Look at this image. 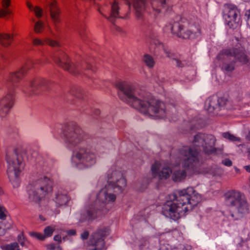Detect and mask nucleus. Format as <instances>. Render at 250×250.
<instances>
[{"label": "nucleus", "mask_w": 250, "mask_h": 250, "mask_svg": "<svg viewBox=\"0 0 250 250\" xmlns=\"http://www.w3.org/2000/svg\"><path fill=\"white\" fill-rule=\"evenodd\" d=\"M69 200L68 196L64 191H58L56 194L55 202L58 206H62L66 205Z\"/></svg>", "instance_id": "obj_25"}, {"label": "nucleus", "mask_w": 250, "mask_h": 250, "mask_svg": "<svg viewBox=\"0 0 250 250\" xmlns=\"http://www.w3.org/2000/svg\"><path fill=\"white\" fill-rule=\"evenodd\" d=\"M221 56H222V55H219V56H218V57L219 58H221Z\"/></svg>", "instance_id": "obj_61"}, {"label": "nucleus", "mask_w": 250, "mask_h": 250, "mask_svg": "<svg viewBox=\"0 0 250 250\" xmlns=\"http://www.w3.org/2000/svg\"><path fill=\"white\" fill-rule=\"evenodd\" d=\"M26 150L21 146L15 147L6 154V161L8 163L7 175L10 181L14 186H18L19 177L21 171V165L23 161Z\"/></svg>", "instance_id": "obj_4"}, {"label": "nucleus", "mask_w": 250, "mask_h": 250, "mask_svg": "<svg viewBox=\"0 0 250 250\" xmlns=\"http://www.w3.org/2000/svg\"><path fill=\"white\" fill-rule=\"evenodd\" d=\"M14 37V34L0 33V44L5 47L9 46L13 41Z\"/></svg>", "instance_id": "obj_26"}, {"label": "nucleus", "mask_w": 250, "mask_h": 250, "mask_svg": "<svg viewBox=\"0 0 250 250\" xmlns=\"http://www.w3.org/2000/svg\"><path fill=\"white\" fill-rule=\"evenodd\" d=\"M8 211L4 207L0 205V219L5 220Z\"/></svg>", "instance_id": "obj_41"}, {"label": "nucleus", "mask_w": 250, "mask_h": 250, "mask_svg": "<svg viewBox=\"0 0 250 250\" xmlns=\"http://www.w3.org/2000/svg\"><path fill=\"white\" fill-rule=\"evenodd\" d=\"M55 229V226H47L45 227L43 230V235L45 236V238L51 236Z\"/></svg>", "instance_id": "obj_35"}, {"label": "nucleus", "mask_w": 250, "mask_h": 250, "mask_svg": "<svg viewBox=\"0 0 250 250\" xmlns=\"http://www.w3.org/2000/svg\"><path fill=\"white\" fill-rule=\"evenodd\" d=\"M116 87L119 90V98L140 112L149 116L156 115L160 118L165 116V104L149 93L140 92L134 85L125 82L117 83Z\"/></svg>", "instance_id": "obj_1"}, {"label": "nucleus", "mask_w": 250, "mask_h": 250, "mask_svg": "<svg viewBox=\"0 0 250 250\" xmlns=\"http://www.w3.org/2000/svg\"><path fill=\"white\" fill-rule=\"evenodd\" d=\"M46 84V82L44 79L40 78H37L31 81L30 86L34 90L42 88V87L45 86Z\"/></svg>", "instance_id": "obj_29"}, {"label": "nucleus", "mask_w": 250, "mask_h": 250, "mask_svg": "<svg viewBox=\"0 0 250 250\" xmlns=\"http://www.w3.org/2000/svg\"><path fill=\"white\" fill-rule=\"evenodd\" d=\"M173 63H175L178 67H182L183 64L182 62L178 59H175L173 60Z\"/></svg>", "instance_id": "obj_50"}, {"label": "nucleus", "mask_w": 250, "mask_h": 250, "mask_svg": "<svg viewBox=\"0 0 250 250\" xmlns=\"http://www.w3.org/2000/svg\"><path fill=\"white\" fill-rule=\"evenodd\" d=\"M76 158L83 162H90L95 159V154L90 151L89 149L81 148L75 155Z\"/></svg>", "instance_id": "obj_21"}, {"label": "nucleus", "mask_w": 250, "mask_h": 250, "mask_svg": "<svg viewBox=\"0 0 250 250\" xmlns=\"http://www.w3.org/2000/svg\"><path fill=\"white\" fill-rule=\"evenodd\" d=\"M45 44L53 47L60 46V43L56 41L51 40L49 38L45 39Z\"/></svg>", "instance_id": "obj_40"}, {"label": "nucleus", "mask_w": 250, "mask_h": 250, "mask_svg": "<svg viewBox=\"0 0 250 250\" xmlns=\"http://www.w3.org/2000/svg\"><path fill=\"white\" fill-rule=\"evenodd\" d=\"M199 159L198 149L188 146H183L179 149L176 163L177 165L181 164L182 167H175L173 169L172 180L174 182H181L186 179L188 173H194Z\"/></svg>", "instance_id": "obj_3"}, {"label": "nucleus", "mask_w": 250, "mask_h": 250, "mask_svg": "<svg viewBox=\"0 0 250 250\" xmlns=\"http://www.w3.org/2000/svg\"><path fill=\"white\" fill-rule=\"evenodd\" d=\"M150 4L155 16L164 14L170 7L171 0H151Z\"/></svg>", "instance_id": "obj_13"}, {"label": "nucleus", "mask_w": 250, "mask_h": 250, "mask_svg": "<svg viewBox=\"0 0 250 250\" xmlns=\"http://www.w3.org/2000/svg\"><path fill=\"white\" fill-rule=\"evenodd\" d=\"M53 60L59 66L74 75L80 73L83 69H84L80 63H70L67 55L63 52H60L59 56L57 58L54 57Z\"/></svg>", "instance_id": "obj_8"}, {"label": "nucleus", "mask_w": 250, "mask_h": 250, "mask_svg": "<svg viewBox=\"0 0 250 250\" xmlns=\"http://www.w3.org/2000/svg\"><path fill=\"white\" fill-rule=\"evenodd\" d=\"M225 203L230 208L231 216L238 219L249 212V205L238 191L230 190L225 195Z\"/></svg>", "instance_id": "obj_5"}, {"label": "nucleus", "mask_w": 250, "mask_h": 250, "mask_svg": "<svg viewBox=\"0 0 250 250\" xmlns=\"http://www.w3.org/2000/svg\"><path fill=\"white\" fill-rule=\"evenodd\" d=\"M234 60H233V62ZM233 63H231L230 64L225 63L223 65L222 68L227 71H231L234 69V65Z\"/></svg>", "instance_id": "obj_44"}, {"label": "nucleus", "mask_w": 250, "mask_h": 250, "mask_svg": "<svg viewBox=\"0 0 250 250\" xmlns=\"http://www.w3.org/2000/svg\"><path fill=\"white\" fill-rule=\"evenodd\" d=\"M2 8L0 9V18L6 17L11 13V10L8 7L11 5L10 0H2Z\"/></svg>", "instance_id": "obj_27"}, {"label": "nucleus", "mask_w": 250, "mask_h": 250, "mask_svg": "<svg viewBox=\"0 0 250 250\" xmlns=\"http://www.w3.org/2000/svg\"><path fill=\"white\" fill-rule=\"evenodd\" d=\"M35 67V64L34 61L31 59H28L26 61L25 64L21 68V69H22V71H24L25 74L27 73V71Z\"/></svg>", "instance_id": "obj_32"}, {"label": "nucleus", "mask_w": 250, "mask_h": 250, "mask_svg": "<svg viewBox=\"0 0 250 250\" xmlns=\"http://www.w3.org/2000/svg\"><path fill=\"white\" fill-rule=\"evenodd\" d=\"M14 91L9 92L0 101V106H1L4 112L7 113L14 104Z\"/></svg>", "instance_id": "obj_20"}, {"label": "nucleus", "mask_w": 250, "mask_h": 250, "mask_svg": "<svg viewBox=\"0 0 250 250\" xmlns=\"http://www.w3.org/2000/svg\"><path fill=\"white\" fill-rule=\"evenodd\" d=\"M79 34L83 39L86 37L87 32L85 26L82 27L80 28Z\"/></svg>", "instance_id": "obj_45"}, {"label": "nucleus", "mask_w": 250, "mask_h": 250, "mask_svg": "<svg viewBox=\"0 0 250 250\" xmlns=\"http://www.w3.org/2000/svg\"><path fill=\"white\" fill-rule=\"evenodd\" d=\"M188 21V28L189 30L190 39H194L201 34V21L195 17L187 18Z\"/></svg>", "instance_id": "obj_17"}, {"label": "nucleus", "mask_w": 250, "mask_h": 250, "mask_svg": "<svg viewBox=\"0 0 250 250\" xmlns=\"http://www.w3.org/2000/svg\"><path fill=\"white\" fill-rule=\"evenodd\" d=\"M239 11L237 7L230 4H225L224 9V17L228 26L231 28H235L240 21Z\"/></svg>", "instance_id": "obj_9"}, {"label": "nucleus", "mask_w": 250, "mask_h": 250, "mask_svg": "<svg viewBox=\"0 0 250 250\" xmlns=\"http://www.w3.org/2000/svg\"><path fill=\"white\" fill-rule=\"evenodd\" d=\"M151 171L154 177H159L160 179L168 178L172 173L169 167L159 162H155L151 167Z\"/></svg>", "instance_id": "obj_14"}, {"label": "nucleus", "mask_w": 250, "mask_h": 250, "mask_svg": "<svg viewBox=\"0 0 250 250\" xmlns=\"http://www.w3.org/2000/svg\"><path fill=\"white\" fill-rule=\"evenodd\" d=\"M54 239L55 241H58L60 243L62 241L61 236L60 235H55L54 237Z\"/></svg>", "instance_id": "obj_53"}, {"label": "nucleus", "mask_w": 250, "mask_h": 250, "mask_svg": "<svg viewBox=\"0 0 250 250\" xmlns=\"http://www.w3.org/2000/svg\"><path fill=\"white\" fill-rule=\"evenodd\" d=\"M25 75V72L20 69L19 71L9 73L6 78V81L7 83L14 84L20 82Z\"/></svg>", "instance_id": "obj_23"}, {"label": "nucleus", "mask_w": 250, "mask_h": 250, "mask_svg": "<svg viewBox=\"0 0 250 250\" xmlns=\"http://www.w3.org/2000/svg\"><path fill=\"white\" fill-rule=\"evenodd\" d=\"M247 24L250 27V10L249 11V13L248 15V17L247 19Z\"/></svg>", "instance_id": "obj_55"}, {"label": "nucleus", "mask_w": 250, "mask_h": 250, "mask_svg": "<svg viewBox=\"0 0 250 250\" xmlns=\"http://www.w3.org/2000/svg\"><path fill=\"white\" fill-rule=\"evenodd\" d=\"M215 142V139L213 135L199 133L194 136L192 145L187 146L192 147L194 149H198L199 154L201 147L203 148L205 153L212 154L215 153L216 150L214 147Z\"/></svg>", "instance_id": "obj_7"}, {"label": "nucleus", "mask_w": 250, "mask_h": 250, "mask_svg": "<svg viewBox=\"0 0 250 250\" xmlns=\"http://www.w3.org/2000/svg\"><path fill=\"white\" fill-rule=\"evenodd\" d=\"M50 16L54 22L56 24L60 22V15L61 10L56 1H53L50 4Z\"/></svg>", "instance_id": "obj_24"}, {"label": "nucleus", "mask_w": 250, "mask_h": 250, "mask_svg": "<svg viewBox=\"0 0 250 250\" xmlns=\"http://www.w3.org/2000/svg\"><path fill=\"white\" fill-rule=\"evenodd\" d=\"M126 4H127L128 5V8H129V9H130V5H131L130 2L129 1H127V0H126Z\"/></svg>", "instance_id": "obj_58"}, {"label": "nucleus", "mask_w": 250, "mask_h": 250, "mask_svg": "<svg viewBox=\"0 0 250 250\" xmlns=\"http://www.w3.org/2000/svg\"><path fill=\"white\" fill-rule=\"evenodd\" d=\"M223 136L224 138L229 140L230 141L232 142H240V139L239 138L237 137L234 136L232 134L229 132H225L223 134Z\"/></svg>", "instance_id": "obj_36"}, {"label": "nucleus", "mask_w": 250, "mask_h": 250, "mask_svg": "<svg viewBox=\"0 0 250 250\" xmlns=\"http://www.w3.org/2000/svg\"><path fill=\"white\" fill-rule=\"evenodd\" d=\"M26 4H27V7L29 8V9H31V8L32 7V4L30 2L27 1L26 2Z\"/></svg>", "instance_id": "obj_56"}, {"label": "nucleus", "mask_w": 250, "mask_h": 250, "mask_svg": "<svg viewBox=\"0 0 250 250\" xmlns=\"http://www.w3.org/2000/svg\"><path fill=\"white\" fill-rule=\"evenodd\" d=\"M18 240L20 244L22 246H24L25 245V238L23 234L19 235L18 236Z\"/></svg>", "instance_id": "obj_47"}, {"label": "nucleus", "mask_w": 250, "mask_h": 250, "mask_svg": "<svg viewBox=\"0 0 250 250\" xmlns=\"http://www.w3.org/2000/svg\"><path fill=\"white\" fill-rule=\"evenodd\" d=\"M53 190L52 181L44 177L30 184L27 187L28 199L30 202L40 203Z\"/></svg>", "instance_id": "obj_6"}, {"label": "nucleus", "mask_w": 250, "mask_h": 250, "mask_svg": "<svg viewBox=\"0 0 250 250\" xmlns=\"http://www.w3.org/2000/svg\"><path fill=\"white\" fill-rule=\"evenodd\" d=\"M116 199V196L115 194H110V202H114Z\"/></svg>", "instance_id": "obj_54"}, {"label": "nucleus", "mask_w": 250, "mask_h": 250, "mask_svg": "<svg viewBox=\"0 0 250 250\" xmlns=\"http://www.w3.org/2000/svg\"><path fill=\"white\" fill-rule=\"evenodd\" d=\"M171 32L173 34L183 39H190V34L188 28V21L185 18H181L172 25Z\"/></svg>", "instance_id": "obj_11"}, {"label": "nucleus", "mask_w": 250, "mask_h": 250, "mask_svg": "<svg viewBox=\"0 0 250 250\" xmlns=\"http://www.w3.org/2000/svg\"><path fill=\"white\" fill-rule=\"evenodd\" d=\"M169 198L170 201L163 206L162 212L175 221L192 210L201 201V196L192 187L177 190Z\"/></svg>", "instance_id": "obj_2"}, {"label": "nucleus", "mask_w": 250, "mask_h": 250, "mask_svg": "<svg viewBox=\"0 0 250 250\" xmlns=\"http://www.w3.org/2000/svg\"><path fill=\"white\" fill-rule=\"evenodd\" d=\"M112 28L114 30H115L117 32H123V30L122 29L119 27V26H117L116 25H113Z\"/></svg>", "instance_id": "obj_51"}, {"label": "nucleus", "mask_w": 250, "mask_h": 250, "mask_svg": "<svg viewBox=\"0 0 250 250\" xmlns=\"http://www.w3.org/2000/svg\"><path fill=\"white\" fill-rule=\"evenodd\" d=\"M34 12H35L36 16L38 18H40L42 16V9H41L40 7H35Z\"/></svg>", "instance_id": "obj_46"}, {"label": "nucleus", "mask_w": 250, "mask_h": 250, "mask_svg": "<svg viewBox=\"0 0 250 250\" xmlns=\"http://www.w3.org/2000/svg\"><path fill=\"white\" fill-rule=\"evenodd\" d=\"M87 213H88V216H91V214H90V211H88Z\"/></svg>", "instance_id": "obj_60"}, {"label": "nucleus", "mask_w": 250, "mask_h": 250, "mask_svg": "<svg viewBox=\"0 0 250 250\" xmlns=\"http://www.w3.org/2000/svg\"><path fill=\"white\" fill-rule=\"evenodd\" d=\"M147 37L148 39L149 40V41L150 44H152L153 41H154L155 40H158L157 34L156 32L154 31H150L149 33H148L147 34Z\"/></svg>", "instance_id": "obj_39"}, {"label": "nucleus", "mask_w": 250, "mask_h": 250, "mask_svg": "<svg viewBox=\"0 0 250 250\" xmlns=\"http://www.w3.org/2000/svg\"><path fill=\"white\" fill-rule=\"evenodd\" d=\"M35 67L37 65L43 66L44 64L48 62V60L46 58H42L40 59H37L36 60H34Z\"/></svg>", "instance_id": "obj_43"}, {"label": "nucleus", "mask_w": 250, "mask_h": 250, "mask_svg": "<svg viewBox=\"0 0 250 250\" xmlns=\"http://www.w3.org/2000/svg\"><path fill=\"white\" fill-rule=\"evenodd\" d=\"M32 44L34 46H41L45 44V39L41 40L39 38H35L32 40Z\"/></svg>", "instance_id": "obj_37"}, {"label": "nucleus", "mask_w": 250, "mask_h": 250, "mask_svg": "<svg viewBox=\"0 0 250 250\" xmlns=\"http://www.w3.org/2000/svg\"><path fill=\"white\" fill-rule=\"evenodd\" d=\"M98 199L99 201H101L103 203H108L109 202V193L108 186H106L101 190L98 195Z\"/></svg>", "instance_id": "obj_28"}, {"label": "nucleus", "mask_w": 250, "mask_h": 250, "mask_svg": "<svg viewBox=\"0 0 250 250\" xmlns=\"http://www.w3.org/2000/svg\"><path fill=\"white\" fill-rule=\"evenodd\" d=\"M94 3L97 7V10L99 13L108 20L109 12V0H94Z\"/></svg>", "instance_id": "obj_19"}, {"label": "nucleus", "mask_w": 250, "mask_h": 250, "mask_svg": "<svg viewBox=\"0 0 250 250\" xmlns=\"http://www.w3.org/2000/svg\"><path fill=\"white\" fill-rule=\"evenodd\" d=\"M13 225L11 221H2L0 222V236H3L7 230L12 228Z\"/></svg>", "instance_id": "obj_30"}, {"label": "nucleus", "mask_w": 250, "mask_h": 250, "mask_svg": "<svg viewBox=\"0 0 250 250\" xmlns=\"http://www.w3.org/2000/svg\"><path fill=\"white\" fill-rule=\"evenodd\" d=\"M29 235L33 237H35L37 239L42 241L44 240L45 239V236H44L43 234L39 232L31 231L29 232Z\"/></svg>", "instance_id": "obj_38"}, {"label": "nucleus", "mask_w": 250, "mask_h": 250, "mask_svg": "<svg viewBox=\"0 0 250 250\" xmlns=\"http://www.w3.org/2000/svg\"><path fill=\"white\" fill-rule=\"evenodd\" d=\"M1 248L2 250H20L19 245L17 242L1 246Z\"/></svg>", "instance_id": "obj_33"}, {"label": "nucleus", "mask_w": 250, "mask_h": 250, "mask_svg": "<svg viewBox=\"0 0 250 250\" xmlns=\"http://www.w3.org/2000/svg\"><path fill=\"white\" fill-rule=\"evenodd\" d=\"M44 29V24L42 21H39L35 24L34 30L36 33L39 34L43 31Z\"/></svg>", "instance_id": "obj_34"}, {"label": "nucleus", "mask_w": 250, "mask_h": 250, "mask_svg": "<svg viewBox=\"0 0 250 250\" xmlns=\"http://www.w3.org/2000/svg\"><path fill=\"white\" fill-rule=\"evenodd\" d=\"M151 48L154 55L163 56L165 54L167 57H169V51L163 43L158 40H155L151 44Z\"/></svg>", "instance_id": "obj_18"}, {"label": "nucleus", "mask_w": 250, "mask_h": 250, "mask_svg": "<svg viewBox=\"0 0 250 250\" xmlns=\"http://www.w3.org/2000/svg\"><path fill=\"white\" fill-rule=\"evenodd\" d=\"M92 66L90 64H86V69L90 70L91 69Z\"/></svg>", "instance_id": "obj_57"}, {"label": "nucleus", "mask_w": 250, "mask_h": 250, "mask_svg": "<svg viewBox=\"0 0 250 250\" xmlns=\"http://www.w3.org/2000/svg\"><path fill=\"white\" fill-rule=\"evenodd\" d=\"M132 3L136 18L138 19H142L146 8L145 0H133Z\"/></svg>", "instance_id": "obj_22"}, {"label": "nucleus", "mask_w": 250, "mask_h": 250, "mask_svg": "<svg viewBox=\"0 0 250 250\" xmlns=\"http://www.w3.org/2000/svg\"><path fill=\"white\" fill-rule=\"evenodd\" d=\"M76 233V232L75 230H71L70 231V234H72V235H74Z\"/></svg>", "instance_id": "obj_59"}, {"label": "nucleus", "mask_w": 250, "mask_h": 250, "mask_svg": "<svg viewBox=\"0 0 250 250\" xmlns=\"http://www.w3.org/2000/svg\"><path fill=\"white\" fill-rule=\"evenodd\" d=\"M89 236V232L88 231H84L83 233L81 234V238L85 240L87 239Z\"/></svg>", "instance_id": "obj_49"}, {"label": "nucleus", "mask_w": 250, "mask_h": 250, "mask_svg": "<svg viewBox=\"0 0 250 250\" xmlns=\"http://www.w3.org/2000/svg\"><path fill=\"white\" fill-rule=\"evenodd\" d=\"M233 58L234 62L238 61L245 64L248 62V58L244 51L237 48H232L226 50L224 51V58L225 59Z\"/></svg>", "instance_id": "obj_16"}, {"label": "nucleus", "mask_w": 250, "mask_h": 250, "mask_svg": "<svg viewBox=\"0 0 250 250\" xmlns=\"http://www.w3.org/2000/svg\"><path fill=\"white\" fill-rule=\"evenodd\" d=\"M110 189L116 194L122 193L126 186V182L123 174L118 171L112 172L110 176Z\"/></svg>", "instance_id": "obj_12"}, {"label": "nucleus", "mask_w": 250, "mask_h": 250, "mask_svg": "<svg viewBox=\"0 0 250 250\" xmlns=\"http://www.w3.org/2000/svg\"><path fill=\"white\" fill-rule=\"evenodd\" d=\"M47 250H62L59 245L55 244H49L46 245Z\"/></svg>", "instance_id": "obj_42"}, {"label": "nucleus", "mask_w": 250, "mask_h": 250, "mask_svg": "<svg viewBox=\"0 0 250 250\" xmlns=\"http://www.w3.org/2000/svg\"><path fill=\"white\" fill-rule=\"evenodd\" d=\"M142 61L148 68H153L155 65V61L153 57L147 54L143 56Z\"/></svg>", "instance_id": "obj_31"}, {"label": "nucleus", "mask_w": 250, "mask_h": 250, "mask_svg": "<svg viewBox=\"0 0 250 250\" xmlns=\"http://www.w3.org/2000/svg\"><path fill=\"white\" fill-rule=\"evenodd\" d=\"M64 134L67 142L74 146L80 144L84 139L83 131L77 126L66 127Z\"/></svg>", "instance_id": "obj_10"}, {"label": "nucleus", "mask_w": 250, "mask_h": 250, "mask_svg": "<svg viewBox=\"0 0 250 250\" xmlns=\"http://www.w3.org/2000/svg\"><path fill=\"white\" fill-rule=\"evenodd\" d=\"M226 104L225 99L212 96L206 100L205 108L209 113H213L215 110H219L225 106Z\"/></svg>", "instance_id": "obj_15"}, {"label": "nucleus", "mask_w": 250, "mask_h": 250, "mask_svg": "<svg viewBox=\"0 0 250 250\" xmlns=\"http://www.w3.org/2000/svg\"><path fill=\"white\" fill-rule=\"evenodd\" d=\"M222 163L226 166L229 167L232 165V162L229 159H226L222 161Z\"/></svg>", "instance_id": "obj_48"}, {"label": "nucleus", "mask_w": 250, "mask_h": 250, "mask_svg": "<svg viewBox=\"0 0 250 250\" xmlns=\"http://www.w3.org/2000/svg\"><path fill=\"white\" fill-rule=\"evenodd\" d=\"M112 28L114 30H115L117 32H123V30L122 29L119 27V26H117L116 25H113Z\"/></svg>", "instance_id": "obj_52"}, {"label": "nucleus", "mask_w": 250, "mask_h": 250, "mask_svg": "<svg viewBox=\"0 0 250 250\" xmlns=\"http://www.w3.org/2000/svg\"><path fill=\"white\" fill-rule=\"evenodd\" d=\"M244 1H249L250 0H243Z\"/></svg>", "instance_id": "obj_62"}]
</instances>
